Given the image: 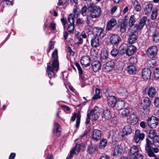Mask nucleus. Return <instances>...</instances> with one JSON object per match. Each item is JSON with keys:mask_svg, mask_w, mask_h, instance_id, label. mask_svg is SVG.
<instances>
[{"mask_svg": "<svg viewBox=\"0 0 159 159\" xmlns=\"http://www.w3.org/2000/svg\"><path fill=\"white\" fill-rule=\"evenodd\" d=\"M57 53V50L56 49L52 54V57L55 59L53 60L52 65L50 63L47 64V71L48 75L50 78L55 76V71L57 72L59 70V64Z\"/></svg>", "mask_w": 159, "mask_h": 159, "instance_id": "f257e3e1", "label": "nucleus"}, {"mask_svg": "<svg viewBox=\"0 0 159 159\" xmlns=\"http://www.w3.org/2000/svg\"><path fill=\"white\" fill-rule=\"evenodd\" d=\"M130 158L132 159H143V157L139 153L138 146L133 145L130 148L128 153Z\"/></svg>", "mask_w": 159, "mask_h": 159, "instance_id": "f03ea898", "label": "nucleus"}, {"mask_svg": "<svg viewBox=\"0 0 159 159\" xmlns=\"http://www.w3.org/2000/svg\"><path fill=\"white\" fill-rule=\"evenodd\" d=\"M146 140L145 150L148 155L150 157H156V155L154 154V152H157L158 151V148H152V143L151 141L148 138H146Z\"/></svg>", "mask_w": 159, "mask_h": 159, "instance_id": "7ed1b4c3", "label": "nucleus"}, {"mask_svg": "<svg viewBox=\"0 0 159 159\" xmlns=\"http://www.w3.org/2000/svg\"><path fill=\"white\" fill-rule=\"evenodd\" d=\"M78 8L76 6H75V7L73 9V12L74 14H70V20L71 19L72 20V22H70V28L71 30H70V34L73 33L74 32V30L75 29V24H74V18H77L78 17L79 15V12L77 11V10Z\"/></svg>", "mask_w": 159, "mask_h": 159, "instance_id": "20e7f679", "label": "nucleus"}, {"mask_svg": "<svg viewBox=\"0 0 159 159\" xmlns=\"http://www.w3.org/2000/svg\"><path fill=\"white\" fill-rule=\"evenodd\" d=\"M159 119L158 118L152 116L149 117L147 120V125L151 128H155L158 125Z\"/></svg>", "mask_w": 159, "mask_h": 159, "instance_id": "39448f33", "label": "nucleus"}, {"mask_svg": "<svg viewBox=\"0 0 159 159\" xmlns=\"http://www.w3.org/2000/svg\"><path fill=\"white\" fill-rule=\"evenodd\" d=\"M157 51L156 46H151L147 49V55L150 58H153L156 56Z\"/></svg>", "mask_w": 159, "mask_h": 159, "instance_id": "423d86ee", "label": "nucleus"}, {"mask_svg": "<svg viewBox=\"0 0 159 159\" xmlns=\"http://www.w3.org/2000/svg\"><path fill=\"white\" fill-rule=\"evenodd\" d=\"M90 11L91 17L93 18H96L99 17L101 15V9L99 7L95 6Z\"/></svg>", "mask_w": 159, "mask_h": 159, "instance_id": "0eeeda50", "label": "nucleus"}, {"mask_svg": "<svg viewBox=\"0 0 159 159\" xmlns=\"http://www.w3.org/2000/svg\"><path fill=\"white\" fill-rule=\"evenodd\" d=\"M109 42L113 46H117L121 40L120 37L116 34H112L109 38Z\"/></svg>", "mask_w": 159, "mask_h": 159, "instance_id": "6e6552de", "label": "nucleus"}, {"mask_svg": "<svg viewBox=\"0 0 159 159\" xmlns=\"http://www.w3.org/2000/svg\"><path fill=\"white\" fill-rule=\"evenodd\" d=\"M144 94H147L151 98L154 97L156 93V89L152 87L146 88L143 91Z\"/></svg>", "mask_w": 159, "mask_h": 159, "instance_id": "1a4fd4ad", "label": "nucleus"}, {"mask_svg": "<svg viewBox=\"0 0 159 159\" xmlns=\"http://www.w3.org/2000/svg\"><path fill=\"white\" fill-rule=\"evenodd\" d=\"M148 21L149 20L147 19V17L143 16L139 20V24L135 25L134 27L138 30H141L146 24V22Z\"/></svg>", "mask_w": 159, "mask_h": 159, "instance_id": "9d476101", "label": "nucleus"}, {"mask_svg": "<svg viewBox=\"0 0 159 159\" xmlns=\"http://www.w3.org/2000/svg\"><path fill=\"white\" fill-rule=\"evenodd\" d=\"M100 111L98 107H95L93 110H91L90 115L94 120H97L100 115Z\"/></svg>", "mask_w": 159, "mask_h": 159, "instance_id": "9b49d317", "label": "nucleus"}, {"mask_svg": "<svg viewBox=\"0 0 159 159\" xmlns=\"http://www.w3.org/2000/svg\"><path fill=\"white\" fill-rule=\"evenodd\" d=\"M127 121L131 125H134L137 124L138 122V119L136 115L134 113L130 115L127 119Z\"/></svg>", "mask_w": 159, "mask_h": 159, "instance_id": "f8f14e48", "label": "nucleus"}, {"mask_svg": "<svg viewBox=\"0 0 159 159\" xmlns=\"http://www.w3.org/2000/svg\"><path fill=\"white\" fill-rule=\"evenodd\" d=\"M145 137V134L143 133H140L139 130L135 131L134 140L136 143H138L140 140H142Z\"/></svg>", "mask_w": 159, "mask_h": 159, "instance_id": "ddd939ff", "label": "nucleus"}, {"mask_svg": "<svg viewBox=\"0 0 159 159\" xmlns=\"http://www.w3.org/2000/svg\"><path fill=\"white\" fill-rule=\"evenodd\" d=\"M102 133L100 130L97 129L93 130L92 138L93 140L97 141L100 139Z\"/></svg>", "mask_w": 159, "mask_h": 159, "instance_id": "4468645a", "label": "nucleus"}, {"mask_svg": "<svg viewBox=\"0 0 159 159\" xmlns=\"http://www.w3.org/2000/svg\"><path fill=\"white\" fill-rule=\"evenodd\" d=\"M81 63L85 67L89 66L91 62V58L89 56H83L81 59Z\"/></svg>", "mask_w": 159, "mask_h": 159, "instance_id": "2eb2a0df", "label": "nucleus"}, {"mask_svg": "<svg viewBox=\"0 0 159 159\" xmlns=\"http://www.w3.org/2000/svg\"><path fill=\"white\" fill-rule=\"evenodd\" d=\"M116 24V20L115 19H111L107 23L106 30L109 31L111 30Z\"/></svg>", "mask_w": 159, "mask_h": 159, "instance_id": "dca6fc26", "label": "nucleus"}, {"mask_svg": "<svg viewBox=\"0 0 159 159\" xmlns=\"http://www.w3.org/2000/svg\"><path fill=\"white\" fill-rule=\"evenodd\" d=\"M61 130L60 125L57 122H54L53 130L54 134L57 136H59L61 134Z\"/></svg>", "mask_w": 159, "mask_h": 159, "instance_id": "f3484780", "label": "nucleus"}, {"mask_svg": "<svg viewBox=\"0 0 159 159\" xmlns=\"http://www.w3.org/2000/svg\"><path fill=\"white\" fill-rule=\"evenodd\" d=\"M76 118V127L78 128L80 125V120L81 118V114L80 111H78L77 113H74L73 116L71 117V120L74 121Z\"/></svg>", "mask_w": 159, "mask_h": 159, "instance_id": "a211bd4d", "label": "nucleus"}, {"mask_svg": "<svg viewBox=\"0 0 159 159\" xmlns=\"http://www.w3.org/2000/svg\"><path fill=\"white\" fill-rule=\"evenodd\" d=\"M91 66L93 70L95 72L99 70L101 67L100 62L98 61H93L91 64Z\"/></svg>", "mask_w": 159, "mask_h": 159, "instance_id": "6ab92c4d", "label": "nucleus"}, {"mask_svg": "<svg viewBox=\"0 0 159 159\" xmlns=\"http://www.w3.org/2000/svg\"><path fill=\"white\" fill-rule=\"evenodd\" d=\"M151 74V71L149 69H144L142 71V77L145 80L150 79Z\"/></svg>", "mask_w": 159, "mask_h": 159, "instance_id": "aec40b11", "label": "nucleus"}, {"mask_svg": "<svg viewBox=\"0 0 159 159\" xmlns=\"http://www.w3.org/2000/svg\"><path fill=\"white\" fill-rule=\"evenodd\" d=\"M108 104L109 106L115 107L117 101L116 99L114 96H109L107 97Z\"/></svg>", "mask_w": 159, "mask_h": 159, "instance_id": "412c9836", "label": "nucleus"}, {"mask_svg": "<svg viewBox=\"0 0 159 159\" xmlns=\"http://www.w3.org/2000/svg\"><path fill=\"white\" fill-rule=\"evenodd\" d=\"M136 48L134 45L127 47L126 55L129 56L132 55L136 52Z\"/></svg>", "mask_w": 159, "mask_h": 159, "instance_id": "4be33fe9", "label": "nucleus"}, {"mask_svg": "<svg viewBox=\"0 0 159 159\" xmlns=\"http://www.w3.org/2000/svg\"><path fill=\"white\" fill-rule=\"evenodd\" d=\"M11 2L9 0H0V11H2L6 5H12Z\"/></svg>", "mask_w": 159, "mask_h": 159, "instance_id": "5701e85b", "label": "nucleus"}, {"mask_svg": "<svg viewBox=\"0 0 159 159\" xmlns=\"http://www.w3.org/2000/svg\"><path fill=\"white\" fill-rule=\"evenodd\" d=\"M123 152V148L121 145L115 147L113 153V156L120 155Z\"/></svg>", "mask_w": 159, "mask_h": 159, "instance_id": "b1692460", "label": "nucleus"}, {"mask_svg": "<svg viewBox=\"0 0 159 159\" xmlns=\"http://www.w3.org/2000/svg\"><path fill=\"white\" fill-rule=\"evenodd\" d=\"M104 31L103 29L99 27H94L93 30V34L95 35L94 36H100L101 34Z\"/></svg>", "mask_w": 159, "mask_h": 159, "instance_id": "393cba45", "label": "nucleus"}, {"mask_svg": "<svg viewBox=\"0 0 159 159\" xmlns=\"http://www.w3.org/2000/svg\"><path fill=\"white\" fill-rule=\"evenodd\" d=\"M108 53L106 50L102 51L101 52L100 57V60L103 63L106 62L108 59Z\"/></svg>", "mask_w": 159, "mask_h": 159, "instance_id": "a878e982", "label": "nucleus"}, {"mask_svg": "<svg viewBox=\"0 0 159 159\" xmlns=\"http://www.w3.org/2000/svg\"><path fill=\"white\" fill-rule=\"evenodd\" d=\"M91 44L94 47H97L99 45V37L97 36H94L91 40Z\"/></svg>", "mask_w": 159, "mask_h": 159, "instance_id": "bb28decb", "label": "nucleus"}, {"mask_svg": "<svg viewBox=\"0 0 159 159\" xmlns=\"http://www.w3.org/2000/svg\"><path fill=\"white\" fill-rule=\"evenodd\" d=\"M132 131L131 127L129 125H127L123 128L122 133L124 135H127L130 134L132 132Z\"/></svg>", "mask_w": 159, "mask_h": 159, "instance_id": "cd10ccee", "label": "nucleus"}, {"mask_svg": "<svg viewBox=\"0 0 159 159\" xmlns=\"http://www.w3.org/2000/svg\"><path fill=\"white\" fill-rule=\"evenodd\" d=\"M97 151V147L95 145L91 144L88 146L87 151L90 154H93Z\"/></svg>", "mask_w": 159, "mask_h": 159, "instance_id": "c85d7f7f", "label": "nucleus"}, {"mask_svg": "<svg viewBox=\"0 0 159 159\" xmlns=\"http://www.w3.org/2000/svg\"><path fill=\"white\" fill-rule=\"evenodd\" d=\"M137 39V35L134 33H132L129 35L128 42L129 44H132L136 42Z\"/></svg>", "mask_w": 159, "mask_h": 159, "instance_id": "c756f323", "label": "nucleus"}, {"mask_svg": "<svg viewBox=\"0 0 159 159\" xmlns=\"http://www.w3.org/2000/svg\"><path fill=\"white\" fill-rule=\"evenodd\" d=\"M80 144H77L70 152V158L72 157L73 155L78 153L80 151Z\"/></svg>", "mask_w": 159, "mask_h": 159, "instance_id": "7c9ffc66", "label": "nucleus"}, {"mask_svg": "<svg viewBox=\"0 0 159 159\" xmlns=\"http://www.w3.org/2000/svg\"><path fill=\"white\" fill-rule=\"evenodd\" d=\"M152 7V5L150 4L145 6L144 8V11L145 15H148L151 13Z\"/></svg>", "mask_w": 159, "mask_h": 159, "instance_id": "2f4dec72", "label": "nucleus"}, {"mask_svg": "<svg viewBox=\"0 0 159 159\" xmlns=\"http://www.w3.org/2000/svg\"><path fill=\"white\" fill-rule=\"evenodd\" d=\"M126 70L129 74L132 75L135 73L136 69L134 65H131L127 66Z\"/></svg>", "mask_w": 159, "mask_h": 159, "instance_id": "473e14b6", "label": "nucleus"}, {"mask_svg": "<svg viewBox=\"0 0 159 159\" xmlns=\"http://www.w3.org/2000/svg\"><path fill=\"white\" fill-rule=\"evenodd\" d=\"M151 102L148 98H145L143 101V105L144 109H145L149 107L150 106Z\"/></svg>", "mask_w": 159, "mask_h": 159, "instance_id": "72a5a7b5", "label": "nucleus"}, {"mask_svg": "<svg viewBox=\"0 0 159 159\" xmlns=\"http://www.w3.org/2000/svg\"><path fill=\"white\" fill-rule=\"evenodd\" d=\"M125 103L123 101H117L115 107L118 110L121 109L124 107Z\"/></svg>", "mask_w": 159, "mask_h": 159, "instance_id": "f704fd0d", "label": "nucleus"}, {"mask_svg": "<svg viewBox=\"0 0 159 159\" xmlns=\"http://www.w3.org/2000/svg\"><path fill=\"white\" fill-rule=\"evenodd\" d=\"M68 34L66 31H65L64 32L63 36L64 41L66 43V47L67 48H66V50L67 53H70V46L68 45V44L67 43V41L66 40L67 37H68Z\"/></svg>", "mask_w": 159, "mask_h": 159, "instance_id": "c9c22d12", "label": "nucleus"}, {"mask_svg": "<svg viewBox=\"0 0 159 159\" xmlns=\"http://www.w3.org/2000/svg\"><path fill=\"white\" fill-rule=\"evenodd\" d=\"M63 80L64 81V84L65 85V86L66 88H67V84L68 85V86L70 88V85H69L67 83H69V81L68 80V76H69L68 73L66 72H64L63 73Z\"/></svg>", "mask_w": 159, "mask_h": 159, "instance_id": "e433bc0d", "label": "nucleus"}, {"mask_svg": "<svg viewBox=\"0 0 159 159\" xmlns=\"http://www.w3.org/2000/svg\"><path fill=\"white\" fill-rule=\"evenodd\" d=\"M102 115V118L107 119L111 117V113L109 110L106 109L104 111Z\"/></svg>", "mask_w": 159, "mask_h": 159, "instance_id": "4c0bfd02", "label": "nucleus"}, {"mask_svg": "<svg viewBox=\"0 0 159 159\" xmlns=\"http://www.w3.org/2000/svg\"><path fill=\"white\" fill-rule=\"evenodd\" d=\"M128 22L126 21H123L121 23L120 25V31L122 33H123L125 31Z\"/></svg>", "mask_w": 159, "mask_h": 159, "instance_id": "58836bf2", "label": "nucleus"}, {"mask_svg": "<svg viewBox=\"0 0 159 159\" xmlns=\"http://www.w3.org/2000/svg\"><path fill=\"white\" fill-rule=\"evenodd\" d=\"M119 54L121 55H123L125 54V53L126 54L127 52V46L125 45H124L121 46L119 48L118 51Z\"/></svg>", "mask_w": 159, "mask_h": 159, "instance_id": "ea45409f", "label": "nucleus"}, {"mask_svg": "<svg viewBox=\"0 0 159 159\" xmlns=\"http://www.w3.org/2000/svg\"><path fill=\"white\" fill-rule=\"evenodd\" d=\"M133 4L134 6V7L135 10L137 11H139L141 10V7L139 3L136 1H135L133 2Z\"/></svg>", "mask_w": 159, "mask_h": 159, "instance_id": "a19ab883", "label": "nucleus"}, {"mask_svg": "<svg viewBox=\"0 0 159 159\" xmlns=\"http://www.w3.org/2000/svg\"><path fill=\"white\" fill-rule=\"evenodd\" d=\"M107 143V139H102L99 144V146L101 149H103L106 147V146Z\"/></svg>", "mask_w": 159, "mask_h": 159, "instance_id": "79ce46f5", "label": "nucleus"}, {"mask_svg": "<svg viewBox=\"0 0 159 159\" xmlns=\"http://www.w3.org/2000/svg\"><path fill=\"white\" fill-rule=\"evenodd\" d=\"M100 90L99 89H96L95 91V94L93 97V99L94 100L97 99L101 98L100 95Z\"/></svg>", "mask_w": 159, "mask_h": 159, "instance_id": "37998d69", "label": "nucleus"}, {"mask_svg": "<svg viewBox=\"0 0 159 159\" xmlns=\"http://www.w3.org/2000/svg\"><path fill=\"white\" fill-rule=\"evenodd\" d=\"M135 16L134 15H131L129 19V26L130 27H132L135 23Z\"/></svg>", "mask_w": 159, "mask_h": 159, "instance_id": "c03bdc74", "label": "nucleus"}, {"mask_svg": "<svg viewBox=\"0 0 159 159\" xmlns=\"http://www.w3.org/2000/svg\"><path fill=\"white\" fill-rule=\"evenodd\" d=\"M157 134L154 130H150L149 132V137L153 139L157 137Z\"/></svg>", "mask_w": 159, "mask_h": 159, "instance_id": "a18cd8bd", "label": "nucleus"}, {"mask_svg": "<svg viewBox=\"0 0 159 159\" xmlns=\"http://www.w3.org/2000/svg\"><path fill=\"white\" fill-rule=\"evenodd\" d=\"M153 40L156 43L159 42V31L153 34Z\"/></svg>", "mask_w": 159, "mask_h": 159, "instance_id": "49530a36", "label": "nucleus"}, {"mask_svg": "<svg viewBox=\"0 0 159 159\" xmlns=\"http://www.w3.org/2000/svg\"><path fill=\"white\" fill-rule=\"evenodd\" d=\"M153 143L154 145L156 147L159 146V136H157L154 138L153 139Z\"/></svg>", "mask_w": 159, "mask_h": 159, "instance_id": "de8ad7c7", "label": "nucleus"}, {"mask_svg": "<svg viewBox=\"0 0 159 159\" xmlns=\"http://www.w3.org/2000/svg\"><path fill=\"white\" fill-rule=\"evenodd\" d=\"M122 96L124 97V98H126L128 95V93L126 89L124 88L122 89L120 92Z\"/></svg>", "mask_w": 159, "mask_h": 159, "instance_id": "09e8293b", "label": "nucleus"}, {"mask_svg": "<svg viewBox=\"0 0 159 159\" xmlns=\"http://www.w3.org/2000/svg\"><path fill=\"white\" fill-rule=\"evenodd\" d=\"M137 62V59L135 57H131L129 61V62L130 64L131 65H133L135 64Z\"/></svg>", "mask_w": 159, "mask_h": 159, "instance_id": "8fccbe9b", "label": "nucleus"}, {"mask_svg": "<svg viewBox=\"0 0 159 159\" xmlns=\"http://www.w3.org/2000/svg\"><path fill=\"white\" fill-rule=\"evenodd\" d=\"M75 37L77 38L78 40V43L79 44L83 42V39L80 37V33L76 31L75 32Z\"/></svg>", "mask_w": 159, "mask_h": 159, "instance_id": "3c124183", "label": "nucleus"}, {"mask_svg": "<svg viewBox=\"0 0 159 159\" xmlns=\"http://www.w3.org/2000/svg\"><path fill=\"white\" fill-rule=\"evenodd\" d=\"M76 66L78 70L80 77H81V79H82V75H83V70L78 63H76Z\"/></svg>", "mask_w": 159, "mask_h": 159, "instance_id": "603ef678", "label": "nucleus"}, {"mask_svg": "<svg viewBox=\"0 0 159 159\" xmlns=\"http://www.w3.org/2000/svg\"><path fill=\"white\" fill-rule=\"evenodd\" d=\"M129 113V109L125 108L121 113V115L123 117L126 116Z\"/></svg>", "mask_w": 159, "mask_h": 159, "instance_id": "864d4df0", "label": "nucleus"}, {"mask_svg": "<svg viewBox=\"0 0 159 159\" xmlns=\"http://www.w3.org/2000/svg\"><path fill=\"white\" fill-rule=\"evenodd\" d=\"M154 75L156 79H159V68H157L154 70Z\"/></svg>", "mask_w": 159, "mask_h": 159, "instance_id": "5fc2aeb1", "label": "nucleus"}, {"mask_svg": "<svg viewBox=\"0 0 159 159\" xmlns=\"http://www.w3.org/2000/svg\"><path fill=\"white\" fill-rule=\"evenodd\" d=\"M118 52V51L116 49L113 48L111 51V54L112 57H115L117 56Z\"/></svg>", "mask_w": 159, "mask_h": 159, "instance_id": "6e6d98bb", "label": "nucleus"}, {"mask_svg": "<svg viewBox=\"0 0 159 159\" xmlns=\"http://www.w3.org/2000/svg\"><path fill=\"white\" fill-rule=\"evenodd\" d=\"M87 8L85 6H84L81 10V13L83 16H85L86 15V11Z\"/></svg>", "mask_w": 159, "mask_h": 159, "instance_id": "4d7b16f0", "label": "nucleus"}, {"mask_svg": "<svg viewBox=\"0 0 159 159\" xmlns=\"http://www.w3.org/2000/svg\"><path fill=\"white\" fill-rule=\"evenodd\" d=\"M157 16V10L153 11L151 16V18L152 20L155 19Z\"/></svg>", "mask_w": 159, "mask_h": 159, "instance_id": "13d9d810", "label": "nucleus"}, {"mask_svg": "<svg viewBox=\"0 0 159 159\" xmlns=\"http://www.w3.org/2000/svg\"><path fill=\"white\" fill-rule=\"evenodd\" d=\"M88 1L89 2V3L87 5L88 7V9L89 11H90L93 8V7H94L93 6V4L92 2H91V0H90V1Z\"/></svg>", "mask_w": 159, "mask_h": 159, "instance_id": "bf43d9fd", "label": "nucleus"}, {"mask_svg": "<svg viewBox=\"0 0 159 159\" xmlns=\"http://www.w3.org/2000/svg\"><path fill=\"white\" fill-rule=\"evenodd\" d=\"M99 159H110V157L105 154L102 153L99 158Z\"/></svg>", "mask_w": 159, "mask_h": 159, "instance_id": "052dcab7", "label": "nucleus"}, {"mask_svg": "<svg viewBox=\"0 0 159 159\" xmlns=\"http://www.w3.org/2000/svg\"><path fill=\"white\" fill-rule=\"evenodd\" d=\"M61 21L62 22L63 25L64 27V30H65L66 29V27H65V25L67 23V20L66 19H65L64 18H62L61 19Z\"/></svg>", "mask_w": 159, "mask_h": 159, "instance_id": "680f3d73", "label": "nucleus"}, {"mask_svg": "<svg viewBox=\"0 0 159 159\" xmlns=\"http://www.w3.org/2000/svg\"><path fill=\"white\" fill-rule=\"evenodd\" d=\"M110 64L109 62H108L107 63V66L108 67L109 66L111 68H113L114 66L113 61H110Z\"/></svg>", "mask_w": 159, "mask_h": 159, "instance_id": "e2e57ef3", "label": "nucleus"}, {"mask_svg": "<svg viewBox=\"0 0 159 159\" xmlns=\"http://www.w3.org/2000/svg\"><path fill=\"white\" fill-rule=\"evenodd\" d=\"M66 1L67 0H59L58 5L59 6L64 5Z\"/></svg>", "mask_w": 159, "mask_h": 159, "instance_id": "0e129e2a", "label": "nucleus"}, {"mask_svg": "<svg viewBox=\"0 0 159 159\" xmlns=\"http://www.w3.org/2000/svg\"><path fill=\"white\" fill-rule=\"evenodd\" d=\"M50 27L52 30H56L55 24L53 22L51 23L50 25Z\"/></svg>", "mask_w": 159, "mask_h": 159, "instance_id": "69168bd1", "label": "nucleus"}, {"mask_svg": "<svg viewBox=\"0 0 159 159\" xmlns=\"http://www.w3.org/2000/svg\"><path fill=\"white\" fill-rule=\"evenodd\" d=\"M154 103L155 106L159 107V98H156L155 99Z\"/></svg>", "mask_w": 159, "mask_h": 159, "instance_id": "338daca9", "label": "nucleus"}, {"mask_svg": "<svg viewBox=\"0 0 159 159\" xmlns=\"http://www.w3.org/2000/svg\"><path fill=\"white\" fill-rule=\"evenodd\" d=\"M89 130H85L83 134L80 135V137L81 138H83L86 136L89 133Z\"/></svg>", "mask_w": 159, "mask_h": 159, "instance_id": "774afa93", "label": "nucleus"}]
</instances>
